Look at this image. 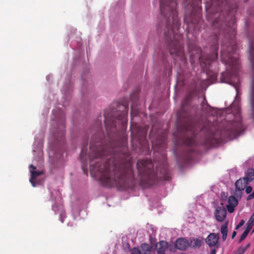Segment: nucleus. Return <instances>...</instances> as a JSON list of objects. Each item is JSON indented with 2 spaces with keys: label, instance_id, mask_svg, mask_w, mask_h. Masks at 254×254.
Listing matches in <instances>:
<instances>
[{
  "label": "nucleus",
  "instance_id": "nucleus-1",
  "mask_svg": "<svg viewBox=\"0 0 254 254\" xmlns=\"http://www.w3.org/2000/svg\"><path fill=\"white\" fill-rule=\"evenodd\" d=\"M119 110L105 111V126L107 136L102 138L101 120L92 129L96 130L91 139L88 158L92 176L99 177L102 184L120 190L133 189L135 181L127 138L124 131L127 124L128 107L119 105Z\"/></svg>",
  "mask_w": 254,
  "mask_h": 254
},
{
  "label": "nucleus",
  "instance_id": "nucleus-2",
  "mask_svg": "<svg viewBox=\"0 0 254 254\" xmlns=\"http://www.w3.org/2000/svg\"><path fill=\"white\" fill-rule=\"evenodd\" d=\"M176 0H160V12L165 21L164 39L170 54L178 57L182 61H186L181 42L182 36L179 32L180 23L178 18Z\"/></svg>",
  "mask_w": 254,
  "mask_h": 254
},
{
  "label": "nucleus",
  "instance_id": "nucleus-3",
  "mask_svg": "<svg viewBox=\"0 0 254 254\" xmlns=\"http://www.w3.org/2000/svg\"><path fill=\"white\" fill-rule=\"evenodd\" d=\"M191 100V95L189 94L187 95L181 104V111L183 113L186 114L182 115V116L188 118L187 123L183 125L181 129L182 142L187 146L210 144L213 140L217 139L216 134L218 131L212 125L207 124L201 128L197 133L199 128V124L193 120L188 112Z\"/></svg>",
  "mask_w": 254,
  "mask_h": 254
},
{
  "label": "nucleus",
  "instance_id": "nucleus-4",
  "mask_svg": "<svg viewBox=\"0 0 254 254\" xmlns=\"http://www.w3.org/2000/svg\"><path fill=\"white\" fill-rule=\"evenodd\" d=\"M136 167L140 177V185L144 187L153 185L158 180L167 181L171 178L167 164L165 162L158 165L156 170L154 169V165L150 159L138 160Z\"/></svg>",
  "mask_w": 254,
  "mask_h": 254
},
{
  "label": "nucleus",
  "instance_id": "nucleus-5",
  "mask_svg": "<svg viewBox=\"0 0 254 254\" xmlns=\"http://www.w3.org/2000/svg\"><path fill=\"white\" fill-rule=\"evenodd\" d=\"M222 24H219V19H215L212 23L214 28H218L220 30L219 35L226 34L224 39L222 42V50L221 51V59L223 63L228 64L230 68L235 71L238 68L239 61L237 57L233 55L236 51V46L235 44L234 38L235 35V28L233 27L228 30L229 24H225L226 30L222 29Z\"/></svg>",
  "mask_w": 254,
  "mask_h": 254
},
{
  "label": "nucleus",
  "instance_id": "nucleus-6",
  "mask_svg": "<svg viewBox=\"0 0 254 254\" xmlns=\"http://www.w3.org/2000/svg\"><path fill=\"white\" fill-rule=\"evenodd\" d=\"M206 3L207 10L214 12H225L233 18L237 8L235 0H209Z\"/></svg>",
  "mask_w": 254,
  "mask_h": 254
},
{
  "label": "nucleus",
  "instance_id": "nucleus-7",
  "mask_svg": "<svg viewBox=\"0 0 254 254\" xmlns=\"http://www.w3.org/2000/svg\"><path fill=\"white\" fill-rule=\"evenodd\" d=\"M130 131L131 141L132 142H136L140 145L142 144L144 149L148 150L149 145L146 139L147 133L146 127H140L136 124H131Z\"/></svg>",
  "mask_w": 254,
  "mask_h": 254
},
{
  "label": "nucleus",
  "instance_id": "nucleus-8",
  "mask_svg": "<svg viewBox=\"0 0 254 254\" xmlns=\"http://www.w3.org/2000/svg\"><path fill=\"white\" fill-rule=\"evenodd\" d=\"M167 135V131L160 132V131L157 130V127L155 125H153L149 135L150 138L156 137L155 140H152L153 147H156L158 149L165 148L166 145Z\"/></svg>",
  "mask_w": 254,
  "mask_h": 254
},
{
  "label": "nucleus",
  "instance_id": "nucleus-9",
  "mask_svg": "<svg viewBox=\"0 0 254 254\" xmlns=\"http://www.w3.org/2000/svg\"><path fill=\"white\" fill-rule=\"evenodd\" d=\"M218 36L216 35L214 38V42L212 45V52L209 55L206 56L201 55L199 57V60L202 66L207 68V65H209L211 63L217 59L218 45L217 43Z\"/></svg>",
  "mask_w": 254,
  "mask_h": 254
},
{
  "label": "nucleus",
  "instance_id": "nucleus-10",
  "mask_svg": "<svg viewBox=\"0 0 254 254\" xmlns=\"http://www.w3.org/2000/svg\"><path fill=\"white\" fill-rule=\"evenodd\" d=\"M227 134L236 136L240 134L243 131L242 117L239 112H238L235 116L234 120L229 124V127L226 129Z\"/></svg>",
  "mask_w": 254,
  "mask_h": 254
},
{
  "label": "nucleus",
  "instance_id": "nucleus-11",
  "mask_svg": "<svg viewBox=\"0 0 254 254\" xmlns=\"http://www.w3.org/2000/svg\"><path fill=\"white\" fill-rule=\"evenodd\" d=\"M192 16V15H191L189 17L185 16L184 18L185 22L187 23V28H188L189 31H191L192 28H194V30H199L198 24L201 21L200 14L197 12L194 19Z\"/></svg>",
  "mask_w": 254,
  "mask_h": 254
},
{
  "label": "nucleus",
  "instance_id": "nucleus-12",
  "mask_svg": "<svg viewBox=\"0 0 254 254\" xmlns=\"http://www.w3.org/2000/svg\"><path fill=\"white\" fill-rule=\"evenodd\" d=\"M64 118H63L61 124L59 126L58 130L53 134V136L57 141H64V138L65 125L64 123Z\"/></svg>",
  "mask_w": 254,
  "mask_h": 254
},
{
  "label": "nucleus",
  "instance_id": "nucleus-13",
  "mask_svg": "<svg viewBox=\"0 0 254 254\" xmlns=\"http://www.w3.org/2000/svg\"><path fill=\"white\" fill-rule=\"evenodd\" d=\"M227 211L226 209L222 206L217 207L215 211L214 215L216 219L218 222H223L226 217Z\"/></svg>",
  "mask_w": 254,
  "mask_h": 254
},
{
  "label": "nucleus",
  "instance_id": "nucleus-14",
  "mask_svg": "<svg viewBox=\"0 0 254 254\" xmlns=\"http://www.w3.org/2000/svg\"><path fill=\"white\" fill-rule=\"evenodd\" d=\"M175 246L179 250L185 251L189 247V241L184 238H178L175 242Z\"/></svg>",
  "mask_w": 254,
  "mask_h": 254
},
{
  "label": "nucleus",
  "instance_id": "nucleus-15",
  "mask_svg": "<svg viewBox=\"0 0 254 254\" xmlns=\"http://www.w3.org/2000/svg\"><path fill=\"white\" fill-rule=\"evenodd\" d=\"M30 168H32V170H30V172L31 173V177L30 179V182L32 184V186L35 187L36 186L35 185V180L37 177L40 176L42 174V171H36V167L34 166L33 165L31 164L29 166Z\"/></svg>",
  "mask_w": 254,
  "mask_h": 254
},
{
  "label": "nucleus",
  "instance_id": "nucleus-16",
  "mask_svg": "<svg viewBox=\"0 0 254 254\" xmlns=\"http://www.w3.org/2000/svg\"><path fill=\"white\" fill-rule=\"evenodd\" d=\"M219 236L215 233L210 234L206 239V243L210 247H214L218 242Z\"/></svg>",
  "mask_w": 254,
  "mask_h": 254
},
{
  "label": "nucleus",
  "instance_id": "nucleus-17",
  "mask_svg": "<svg viewBox=\"0 0 254 254\" xmlns=\"http://www.w3.org/2000/svg\"><path fill=\"white\" fill-rule=\"evenodd\" d=\"M248 183V181L244 177L242 178H240L236 182L235 187L237 190L239 191H241L245 189Z\"/></svg>",
  "mask_w": 254,
  "mask_h": 254
},
{
  "label": "nucleus",
  "instance_id": "nucleus-18",
  "mask_svg": "<svg viewBox=\"0 0 254 254\" xmlns=\"http://www.w3.org/2000/svg\"><path fill=\"white\" fill-rule=\"evenodd\" d=\"M168 247V244L164 241H161L156 244V249L158 254H165Z\"/></svg>",
  "mask_w": 254,
  "mask_h": 254
},
{
  "label": "nucleus",
  "instance_id": "nucleus-19",
  "mask_svg": "<svg viewBox=\"0 0 254 254\" xmlns=\"http://www.w3.org/2000/svg\"><path fill=\"white\" fill-rule=\"evenodd\" d=\"M203 243L201 238H190L189 241V246L194 249L199 248Z\"/></svg>",
  "mask_w": 254,
  "mask_h": 254
},
{
  "label": "nucleus",
  "instance_id": "nucleus-20",
  "mask_svg": "<svg viewBox=\"0 0 254 254\" xmlns=\"http://www.w3.org/2000/svg\"><path fill=\"white\" fill-rule=\"evenodd\" d=\"M244 177L249 183L252 182L254 180V171L253 169H248L245 172V176Z\"/></svg>",
  "mask_w": 254,
  "mask_h": 254
},
{
  "label": "nucleus",
  "instance_id": "nucleus-21",
  "mask_svg": "<svg viewBox=\"0 0 254 254\" xmlns=\"http://www.w3.org/2000/svg\"><path fill=\"white\" fill-rule=\"evenodd\" d=\"M228 221L226 222L221 228V233L222 235V240L225 241L227 238L228 233Z\"/></svg>",
  "mask_w": 254,
  "mask_h": 254
},
{
  "label": "nucleus",
  "instance_id": "nucleus-22",
  "mask_svg": "<svg viewBox=\"0 0 254 254\" xmlns=\"http://www.w3.org/2000/svg\"><path fill=\"white\" fill-rule=\"evenodd\" d=\"M141 252L142 254H150L152 248L150 245L148 244H143L141 245Z\"/></svg>",
  "mask_w": 254,
  "mask_h": 254
},
{
  "label": "nucleus",
  "instance_id": "nucleus-23",
  "mask_svg": "<svg viewBox=\"0 0 254 254\" xmlns=\"http://www.w3.org/2000/svg\"><path fill=\"white\" fill-rule=\"evenodd\" d=\"M86 152H87V145L85 146H84L82 150L80 153V158L81 160V161L83 163H84V162H86Z\"/></svg>",
  "mask_w": 254,
  "mask_h": 254
},
{
  "label": "nucleus",
  "instance_id": "nucleus-24",
  "mask_svg": "<svg viewBox=\"0 0 254 254\" xmlns=\"http://www.w3.org/2000/svg\"><path fill=\"white\" fill-rule=\"evenodd\" d=\"M228 202V204L233 205L234 206H237L238 204V201L236 197L233 195H231L229 197Z\"/></svg>",
  "mask_w": 254,
  "mask_h": 254
},
{
  "label": "nucleus",
  "instance_id": "nucleus-25",
  "mask_svg": "<svg viewBox=\"0 0 254 254\" xmlns=\"http://www.w3.org/2000/svg\"><path fill=\"white\" fill-rule=\"evenodd\" d=\"M250 244H247L245 247H240L237 251L236 254H243L249 248Z\"/></svg>",
  "mask_w": 254,
  "mask_h": 254
},
{
  "label": "nucleus",
  "instance_id": "nucleus-26",
  "mask_svg": "<svg viewBox=\"0 0 254 254\" xmlns=\"http://www.w3.org/2000/svg\"><path fill=\"white\" fill-rule=\"evenodd\" d=\"M251 230V229L247 227L246 230H245V231L243 232V233L241 236V237L239 240L240 242L243 241L247 237V236H248V235Z\"/></svg>",
  "mask_w": 254,
  "mask_h": 254
},
{
  "label": "nucleus",
  "instance_id": "nucleus-27",
  "mask_svg": "<svg viewBox=\"0 0 254 254\" xmlns=\"http://www.w3.org/2000/svg\"><path fill=\"white\" fill-rule=\"evenodd\" d=\"M254 224V213L252 214L249 220L247 223V227L252 229Z\"/></svg>",
  "mask_w": 254,
  "mask_h": 254
},
{
  "label": "nucleus",
  "instance_id": "nucleus-28",
  "mask_svg": "<svg viewBox=\"0 0 254 254\" xmlns=\"http://www.w3.org/2000/svg\"><path fill=\"white\" fill-rule=\"evenodd\" d=\"M138 115V110L133 105L131 106L130 116L131 117H135Z\"/></svg>",
  "mask_w": 254,
  "mask_h": 254
},
{
  "label": "nucleus",
  "instance_id": "nucleus-29",
  "mask_svg": "<svg viewBox=\"0 0 254 254\" xmlns=\"http://www.w3.org/2000/svg\"><path fill=\"white\" fill-rule=\"evenodd\" d=\"M202 109L203 111H207L208 108H210V107L207 103L205 98H204V101L201 103Z\"/></svg>",
  "mask_w": 254,
  "mask_h": 254
},
{
  "label": "nucleus",
  "instance_id": "nucleus-30",
  "mask_svg": "<svg viewBox=\"0 0 254 254\" xmlns=\"http://www.w3.org/2000/svg\"><path fill=\"white\" fill-rule=\"evenodd\" d=\"M236 206H234V205H230V204H228L227 205V208L228 209V211L230 212V213H232L234 211V207H236Z\"/></svg>",
  "mask_w": 254,
  "mask_h": 254
},
{
  "label": "nucleus",
  "instance_id": "nucleus-31",
  "mask_svg": "<svg viewBox=\"0 0 254 254\" xmlns=\"http://www.w3.org/2000/svg\"><path fill=\"white\" fill-rule=\"evenodd\" d=\"M130 254H142L141 253V251L139 249H138L136 248H134L132 249V253Z\"/></svg>",
  "mask_w": 254,
  "mask_h": 254
},
{
  "label": "nucleus",
  "instance_id": "nucleus-32",
  "mask_svg": "<svg viewBox=\"0 0 254 254\" xmlns=\"http://www.w3.org/2000/svg\"><path fill=\"white\" fill-rule=\"evenodd\" d=\"M227 74V73H222L221 74V80L223 82H228L229 80V78H228V79H225V76Z\"/></svg>",
  "mask_w": 254,
  "mask_h": 254
},
{
  "label": "nucleus",
  "instance_id": "nucleus-33",
  "mask_svg": "<svg viewBox=\"0 0 254 254\" xmlns=\"http://www.w3.org/2000/svg\"><path fill=\"white\" fill-rule=\"evenodd\" d=\"M246 188V192L248 194L250 193L253 190V188L251 186H248Z\"/></svg>",
  "mask_w": 254,
  "mask_h": 254
},
{
  "label": "nucleus",
  "instance_id": "nucleus-34",
  "mask_svg": "<svg viewBox=\"0 0 254 254\" xmlns=\"http://www.w3.org/2000/svg\"><path fill=\"white\" fill-rule=\"evenodd\" d=\"M245 223V221L244 220H242L239 223V224L236 226V229H238L239 228L242 227Z\"/></svg>",
  "mask_w": 254,
  "mask_h": 254
},
{
  "label": "nucleus",
  "instance_id": "nucleus-35",
  "mask_svg": "<svg viewBox=\"0 0 254 254\" xmlns=\"http://www.w3.org/2000/svg\"><path fill=\"white\" fill-rule=\"evenodd\" d=\"M254 198V190L253 191V192L251 194H250L247 197V200H251V199H253Z\"/></svg>",
  "mask_w": 254,
  "mask_h": 254
},
{
  "label": "nucleus",
  "instance_id": "nucleus-36",
  "mask_svg": "<svg viewBox=\"0 0 254 254\" xmlns=\"http://www.w3.org/2000/svg\"><path fill=\"white\" fill-rule=\"evenodd\" d=\"M130 99L131 100H134V101H135L136 100L138 99L137 95H136L135 97H134V95L132 94L130 96Z\"/></svg>",
  "mask_w": 254,
  "mask_h": 254
},
{
  "label": "nucleus",
  "instance_id": "nucleus-37",
  "mask_svg": "<svg viewBox=\"0 0 254 254\" xmlns=\"http://www.w3.org/2000/svg\"><path fill=\"white\" fill-rule=\"evenodd\" d=\"M85 165H86L85 167L84 166V164L83 165L82 169H83L84 174H87V164H86Z\"/></svg>",
  "mask_w": 254,
  "mask_h": 254
},
{
  "label": "nucleus",
  "instance_id": "nucleus-38",
  "mask_svg": "<svg viewBox=\"0 0 254 254\" xmlns=\"http://www.w3.org/2000/svg\"><path fill=\"white\" fill-rule=\"evenodd\" d=\"M237 233L236 231H233L232 234V238L233 239L236 235Z\"/></svg>",
  "mask_w": 254,
  "mask_h": 254
},
{
  "label": "nucleus",
  "instance_id": "nucleus-39",
  "mask_svg": "<svg viewBox=\"0 0 254 254\" xmlns=\"http://www.w3.org/2000/svg\"><path fill=\"white\" fill-rule=\"evenodd\" d=\"M216 251L215 249H212L210 252V254H216Z\"/></svg>",
  "mask_w": 254,
  "mask_h": 254
},
{
  "label": "nucleus",
  "instance_id": "nucleus-40",
  "mask_svg": "<svg viewBox=\"0 0 254 254\" xmlns=\"http://www.w3.org/2000/svg\"><path fill=\"white\" fill-rule=\"evenodd\" d=\"M53 209L54 210V211H56V209H55V207L53 206Z\"/></svg>",
  "mask_w": 254,
  "mask_h": 254
},
{
  "label": "nucleus",
  "instance_id": "nucleus-41",
  "mask_svg": "<svg viewBox=\"0 0 254 254\" xmlns=\"http://www.w3.org/2000/svg\"><path fill=\"white\" fill-rule=\"evenodd\" d=\"M181 254H186V253H182Z\"/></svg>",
  "mask_w": 254,
  "mask_h": 254
},
{
  "label": "nucleus",
  "instance_id": "nucleus-42",
  "mask_svg": "<svg viewBox=\"0 0 254 254\" xmlns=\"http://www.w3.org/2000/svg\"><path fill=\"white\" fill-rule=\"evenodd\" d=\"M244 1L246 2V1H247V0H244Z\"/></svg>",
  "mask_w": 254,
  "mask_h": 254
},
{
  "label": "nucleus",
  "instance_id": "nucleus-43",
  "mask_svg": "<svg viewBox=\"0 0 254 254\" xmlns=\"http://www.w3.org/2000/svg\"><path fill=\"white\" fill-rule=\"evenodd\" d=\"M254 230H253V232H254Z\"/></svg>",
  "mask_w": 254,
  "mask_h": 254
},
{
  "label": "nucleus",
  "instance_id": "nucleus-44",
  "mask_svg": "<svg viewBox=\"0 0 254 254\" xmlns=\"http://www.w3.org/2000/svg\"><path fill=\"white\" fill-rule=\"evenodd\" d=\"M253 213H254V212Z\"/></svg>",
  "mask_w": 254,
  "mask_h": 254
}]
</instances>
